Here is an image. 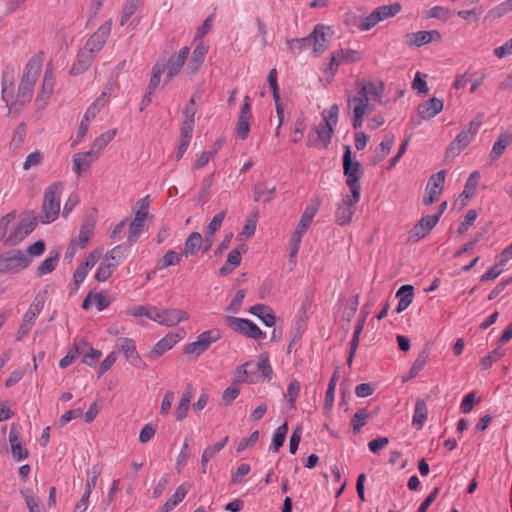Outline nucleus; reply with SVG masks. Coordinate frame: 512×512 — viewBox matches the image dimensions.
<instances>
[{
	"label": "nucleus",
	"instance_id": "nucleus-55",
	"mask_svg": "<svg viewBox=\"0 0 512 512\" xmlns=\"http://www.w3.org/2000/svg\"><path fill=\"white\" fill-rule=\"evenodd\" d=\"M480 173L479 171H473L467 181H466V184H465V188H464V191H463V194L469 198L471 196H473L477 186H478V183H479V180H480Z\"/></svg>",
	"mask_w": 512,
	"mask_h": 512
},
{
	"label": "nucleus",
	"instance_id": "nucleus-19",
	"mask_svg": "<svg viewBox=\"0 0 512 512\" xmlns=\"http://www.w3.org/2000/svg\"><path fill=\"white\" fill-rule=\"evenodd\" d=\"M184 336L185 331L183 329L167 333L154 345L151 351V357L158 358L162 356L165 352L172 349L180 340H182Z\"/></svg>",
	"mask_w": 512,
	"mask_h": 512
},
{
	"label": "nucleus",
	"instance_id": "nucleus-6",
	"mask_svg": "<svg viewBox=\"0 0 512 512\" xmlns=\"http://www.w3.org/2000/svg\"><path fill=\"white\" fill-rule=\"evenodd\" d=\"M124 258L125 255L120 245L112 248L105 254L103 261L97 267L95 272V279L99 282H105L124 260Z\"/></svg>",
	"mask_w": 512,
	"mask_h": 512
},
{
	"label": "nucleus",
	"instance_id": "nucleus-33",
	"mask_svg": "<svg viewBox=\"0 0 512 512\" xmlns=\"http://www.w3.org/2000/svg\"><path fill=\"white\" fill-rule=\"evenodd\" d=\"M512 143V134L502 133L494 142L489 157L492 161L498 160L505 152L507 147Z\"/></svg>",
	"mask_w": 512,
	"mask_h": 512
},
{
	"label": "nucleus",
	"instance_id": "nucleus-14",
	"mask_svg": "<svg viewBox=\"0 0 512 512\" xmlns=\"http://www.w3.org/2000/svg\"><path fill=\"white\" fill-rule=\"evenodd\" d=\"M331 30L325 25L318 24L310 33L312 42V53L315 57L320 56L329 46Z\"/></svg>",
	"mask_w": 512,
	"mask_h": 512
},
{
	"label": "nucleus",
	"instance_id": "nucleus-44",
	"mask_svg": "<svg viewBox=\"0 0 512 512\" xmlns=\"http://www.w3.org/2000/svg\"><path fill=\"white\" fill-rule=\"evenodd\" d=\"M338 114H339V106L337 104L331 105L328 109H325L322 112V122L324 124L334 130L338 123Z\"/></svg>",
	"mask_w": 512,
	"mask_h": 512
},
{
	"label": "nucleus",
	"instance_id": "nucleus-34",
	"mask_svg": "<svg viewBox=\"0 0 512 512\" xmlns=\"http://www.w3.org/2000/svg\"><path fill=\"white\" fill-rule=\"evenodd\" d=\"M203 237L199 232H192L185 240L183 255L186 257L196 255L202 250Z\"/></svg>",
	"mask_w": 512,
	"mask_h": 512
},
{
	"label": "nucleus",
	"instance_id": "nucleus-45",
	"mask_svg": "<svg viewBox=\"0 0 512 512\" xmlns=\"http://www.w3.org/2000/svg\"><path fill=\"white\" fill-rule=\"evenodd\" d=\"M288 432L287 423H283L279 427L276 428L273 434L272 444L270 446V450L273 452H278L280 447L283 445L286 435Z\"/></svg>",
	"mask_w": 512,
	"mask_h": 512
},
{
	"label": "nucleus",
	"instance_id": "nucleus-9",
	"mask_svg": "<svg viewBox=\"0 0 512 512\" xmlns=\"http://www.w3.org/2000/svg\"><path fill=\"white\" fill-rule=\"evenodd\" d=\"M225 322L233 332L247 338L255 340L265 338V333H263L261 329L249 319L227 316L225 318Z\"/></svg>",
	"mask_w": 512,
	"mask_h": 512
},
{
	"label": "nucleus",
	"instance_id": "nucleus-41",
	"mask_svg": "<svg viewBox=\"0 0 512 512\" xmlns=\"http://www.w3.org/2000/svg\"><path fill=\"white\" fill-rule=\"evenodd\" d=\"M94 225L92 223H84L79 231V235L76 240L72 241L70 248H74V246H78L80 248H84L90 239L93 236Z\"/></svg>",
	"mask_w": 512,
	"mask_h": 512
},
{
	"label": "nucleus",
	"instance_id": "nucleus-39",
	"mask_svg": "<svg viewBox=\"0 0 512 512\" xmlns=\"http://www.w3.org/2000/svg\"><path fill=\"white\" fill-rule=\"evenodd\" d=\"M445 183V171L441 170L435 174H433L427 183L426 194H432L438 197Z\"/></svg>",
	"mask_w": 512,
	"mask_h": 512
},
{
	"label": "nucleus",
	"instance_id": "nucleus-36",
	"mask_svg": "<svg viewBox=\"0 0 512 512\" xmlns=\"http://www.w3.org/2000/svg\"><path fill=\"white\" fill-rule=\"evenodd\" d=\"M249 312L262 320V322L272 327L275 324V315L272 309L264 304H256L249 309Z\"/></svg>",
	"mask_w": 512,
	"mask_h": 512
},
{
	"label": "nucleus",
	"instance_id": "nucleus-58",
	"mask_svg": "<svg viewBox=\"0 0 512 512\" xmlns=\"http://www.w3.org/2000/svg\"><path fill=\"white\" fill-rule=\"evenodd\" d=\"M144 229V221L133 219L129 226L128 241L136 242Z\"/></svg>",
	"mask_w": 512,
	"mask_h": 512
},
{
	"label": "nucleus",
	"instance_id": "nucleus-30",
	"mask_svg": "<svg viewBox=\"0 0 512 512\" xmlns=\"http://www.w3.org/2000/svg\"><path fill=\"white\" fill-rule=\"evenodd\" d=\"M408 37L409 45L421 47L425 44L431 43L432 41H439L441 39V34L437 30H430L412 33Z\"/></svg>",
	"mask_w": 512,
	"mask_h": 512
},
{
	"label": "nucleus",
	"instance_id": "nucleus-49",
	"mask_svg": "<svg viewBox=\"0 0 512 512\" xmlns=\"http://www.w3.org/2000/svg\"><path fill=\"white\" fill-rule=\"evenodd\" d=\"M368 419L369 413L365 408L357 410L351 420L353 432L359 433L361 428L367 423Z\"/></svg>",
	"mask_w": 512,
	"mask_h": 512
},
{
	"label": "nucleus",
	"instance_id": "nucleus-5",
	"mask_svg": "<svg viewBox=\"0 0 512 512\" xmlns=\"http://www.w3.org/2000/svg\"><path fill=\"white\" fill-rule=\"evenodd\" d=\"M343 172L350 193L354 194V198H357V193H361L359 179L362 175V167L358 161H352L349 146H346L343 154Z\"/></svg>",
	"mask_w": 512,
	"mask_h": 512
},
{
	"label": "nucleus",
	"instance_id": "nucleus-12",
	"mask_svg": "<svg viewBox=\"0 0 512 512\" xmlns=\"http://www.w3.org/2000/svg\"><path fill=\"white\" fill-rule=\"evenodd\" d=\"M190 315L185 310L179 308H158L156 307L154 322L166 327L176 326L187 321Z\"/></svg>",
	"mask_w": 512,
	"mask_h": 512
},
{
	"label": "nucleus",
	"instance_id": "nucleus-42",
	"mask_svg": "<svg viewBox=\"0 0 512 512\" xmlns=\"http://www.w3.org/2000/svg\"><path fill=\"white\" fill-rule=\"evenodd\" d=\"M155 312H156V306H153V305H137V306L128 308L126 311L127 315H130L133 317L145 316L152 321H154Z\"/></svg>",
	"mask_w": 512,
	"mask_h": 512
},
{
	"label": "nucleus",
	"instance_id": "nucleus-24",
	"mask_svg": "<svg viewBox=\"0 0 512 512\" xmlns=\"http://www.w3.org/2000/svg\"><path fill=\"white\" fill-rule=\"evenodd\" d=\"M444 108L442 99L433 97L429 100L422 102L418 106V114L423 120H430L437 116Z\"/></svg>",
	"mask_w": 512,
	"mask_h": 512
},
{
	"label": "nucleus",
	"instance_id": "nucleus-4",
	"mask_svg": "<svg viewBox=\"0 0 512 512\" xmlns=\"http://www.w3.org/2000/svg\"><path fill=\"white\" fill-rule=\"evenodd\" d=\"M63 187L62 182H55L46 189L42 205V223H51L58 217L60 212V196Z\"/></svg>",
	"mask_w": 512,
	"mask_h": 512
},
{
	"label": "nucleus",
	"instance_id": "nucleus-62",
	"mask_svg": "<svg viewBox=\"0 0 512 512\" xmlns=\"http://www.w3.org/2000/svg\"><path fill=\"white\" fill-rule=\"evenodd\" d=\"M338 51L343 63H354L362 59V54L359 51L352 49H339Z\"/></svg>",
	"mask_w": 512,
	"mask_h": 512
},
{
	"label": "nucleus",
	"instance_id": "nucleus-16",
	"mask_svg": "<svg viewBox=\"0 0 512 512\" xmlns=\"http://www.w3.org/2000/svg\"><path fill=\"white\" fill-rule=\"evenodd\" d=\"M35 228V222L32 219L24 218L20 220L10 230L7 229L5 242L9 245H15L25 239Z\"/></svg>",
	"mask_w": 512,
	"mask_h": 512
},
{
	"label": "nucleus",
	"instance_id": "nucleus-21",
	"mask_svg": "<svg viewBox=\"0 0 512 512\" xmlns=\"http://www.w3.org/2000/svg\"><path fill=\"white\" fill-rule=\"evenodd\" d=\"M43 309V304L40 301H33L27 312L24 314L22 323L18 330L17 340H20L23 336L27 335L32 329L34 322L38 315L41 313Z\"/></svg>",
	"mask_w": 512,
	"mask_h": 512
},
{
	"label": "nucleus",
	"instance_id": "nucleus-38",
	"mask_svg": "<svg viewBox=\"0 0 512 512\" xmlns=\"http://www.w3.org/2000/svg\"><path fill=\"white\" fill-rule=\"evenodd\" d=\"M428 409L423 399H417L415 402L414 414L412 418V426L417 430L423 428V425L427 419Z\"/></svg>",
	"mask_w": 512,
	"mask_h": 512
},
{
	"label": "nucleus",
	"instance_id": "nucleus-57",
	"mask_svg": "<svg viewBox=\"0 0 512 512\" xmlns=\"http://www.w3.org/2000/svg\"><path fill=\"white\" fill-rule=\"evenodd\" d=\"M228 440V436H225L222 440L218 441L217 443L207 446L203 450L201 456L205 457V459L207 458L211 460L217 453H219L225 447Z\"/></svg>",
	"mask_w": 512,
	"mask_h": 512
},
{
	"label": "nucleus",
	"instance_id": "nucleus-53",
	"mask_svg": "<svg viewBox=\"0 0 512 512\" xmlns=\"http://www.w3.org/2000/svg\"><path fill=\"white\" fill-rule=\"evenodd\" d=\"M191 489V484L184 482L179 485L175 491V493L167 499L174 507H176L180 502L183 501L189 490Z\"/></svg>",
	"mask_w": 512,
	"mask_h": 512
},
{
	"label": "nucleus",
	"instance_id": "nucleus-63",
	"mask_svg": "<svg viewBox=\"0 0 512 512\" xmlns=\"http://www.w3.org/2000/svg\"><path fill=\"white\" fill-rule=\"evenodd\" d=\"M245 298V291L238 290L231 300L230 304L227 306V311L233 314H236L240 311L243 300Z\"/></svg>",
	"mask_w": 512,
	"mask_h": 512
},
{
	"label": "nucleus",
	"instance_id": "nucleus-52",
	"mask_svg": "<svg viewBox=\"0 0 512 512\" xmlns=\"http://www.w3.org/2000/svg\"><path fill=\"white\" fill-rule=\"evenodd\" d=\"M395 142V137L393 134L387 135L382 142L380 143L376 156L378 157V160H383L389 153L391 148L393 147Z\"/></svg>",
	"mask_w": 512,
	"mask_h": 512
},
{
	"label": "nucleus",
	"instance_id": "nucleus-32",
	"mask_svg": "<svg viewBox=\"0 0 512 512\" xmlns=\"http://www.w3.org/2000/svg\"><path fill=\"white\" fill-rule=\"evenodd\" d=\"M93 159L95 158L93 157V152L91 150L84 153H76L73 156L72 170L80 176L90 168Z\"/></svg>",
	"mask_w": 512,
	"mask_h": 512
},
{
	"label": "nucleus",
	"instance_id": "nucleus-54",
	"mask_svg": "<svg viewBox=\"0 0 512 512\" xmlns=\"http://www.w3.org/2000/svg\"><path fill=\"white\" fill-rule=\"evenodd\" d=\"M150 206L149 196L140 199L136 204V210L134 212V219L144 221L148 215Z\"/></svg>",
	"mask_w": 512,
	"mask_h": 512
},
{
	"label": "nucleus",
	"instance_id": "nucleus-46",
	"mask_svg": "<svg viewBox=\"0 0 512 512\" xmlns=\"http://www.w3.org/2000/svg\"><path fill=\"white\" fill-rule=\"evenodd\" d=\"M165 72V67L163 66V61H157L152 69V75L150 77V81L148 84L149 94L154 92L160 83V77Z\"/></svg>",
	"mask_w": 512,
	"mask_h": 512
},
{
	"label": "nucleus",
	"instance_id": "nucleus-29",
	"mask_svg": "<svg viewBox=\"0 0 512 512\" xmlns=\"http://www.w3.org/2000/svg\"><path fill=\"white\" fill-rule=\"evenodd\" d=\"M118 345L123 351L127 361L135 367H140L142 361L136 350L134 341L130 338H120L118 339Z\"/></svg>",
	"mask_w": 512,
	"mask_h": 512
},
{
	"label": "nucleus",
	"instance_id": "nucleus-40",
	"mask_svg": "<svg viewBox=\"0 0 512 512\" xmlns=\"http://www.w3.org/2000/svg\"><path fill=\"white\" fill-rule=\"evenodd\" d=\"M20 493L25 500L29 512H46L44 504L30 489H21Z\"/></svg>",
	"mask_w": 512,
	"mask_h": 512
},
{
	"label": "nucleus",
	"instance_id": "nucleus-27",
	"mask_svg": "<svg viewBox=\"0 0 512 512\" xmlns=\"http://www.w3.org/2000/svg\"><path fill=\"white\" fill-rule=\"evenodd\" d=\"M192 398L193 388L191 385H187L174 411L176 421H182L187 417Z\"/></svg>",
	"mask_w": 512,
	"mask_h": 512
},
{
	"label": "nucleus",
	"instance_id": "nucleus-47",
	"mask_svg": "<svg viewBox=\"0 0 512 512\" xmlns=\"http://www.w3.org/2000/svg\"><path fill=\"white\" fill-rule=\"evenodd\" d=\"M101 467L96 464L93 465L90 469L87 471V481L85 486V494L91 495L92 490L95 488L97 480L99 476L101 475Z\"/></svg>",
	"mask_w": 512,
	"mask_h": 512
},
{
	"label": "nucleus",
	"instance_id": "nucleus-22",
	"mask_svg": "<svg viewBox=\"0 0 512 512\" xmlns=\"http://www.w3.org/2000/svg\"><path fill=\"white\" fill-rule=\"evenodd\" d=\"M333 133L332 128L320 123L315 129V133L309 134L307 145L325 149L328 147Z\"/></svg>",
	"mask_w": 512,
	"mask_h": 512
},
{
	"label": "nucleus",
	"instance_id": "nucleus-60",
	"mask_svg": "<svg viewBox=\"0 0 512 512\" xmlns=\"http://www.w3.org/2000/svg\"><path fill=\"white\" fill-rule=\"evenodd\" d=\"M175 396L174 392L172 390H167L162 398L161 404H160V415L167 416L170 413L172 404L174 402Z\"/></svg>",
	"mask_w": 512,
	"mask_h": 512
},
{
	"label": "nucleus",
	"instance_id": "nucleus-25",
	"mask_svg": "<svg viewBox=\"0 0 512 512\" xmlns=\"http://www.w3.org/2000/svg\"><path fill=\"white\" fill-rule=\"evenodd\" d=\"M88 348V342L82 338H76L72 347L68 350L66 355L59 361V366L62 369L70 366L82 353Z\"/></svg>",
	"mask_w": 512,
	"mask_h": 512
},
{
	"label": "nucleus",
	"instance_id": "nucleus-2",
	"mask_svg": "<svg viewBox=\"0 0 512 512\" xmlns=\"http://www.w3.org/2000/svg\"><path fill=\"white\" fill-rule=\"evenodd\" d=\"M384 89L382 81H356L355 92L350 94L347 100L354 129L362 127L365 116L370 114L377 105H383Z\"/></svg>",
	"mask_w": 512,
	"mask_h": 512
},
{
	"label": "nucleus",
	"instance_id": "nucleus-28",
	"mask_svg": "<svg viewBox=\"0 0 512 512\" xmlns=\"http://www.w3.org/2000/svg\"><path fill=\"white\" fill-rule=\"evenodd\" d=\"M196 45L193 49V52H192V55L188 61V69L191 71V72H197L203 62H204V59H205V56L208 52V46L203 42V41H199V42H195Z\"/></svg>",
	"mask_w": 512,
	"mask_h": 512
},
{
	"label": "nucleus",
	"instance_id": "nucleus-13",
	"mask_svg": "<svg viewBox=\"0 0 512 512\" xmlns=\"http://www.w3.org/2000/svg\"><path fill=\"white\" fill-rule=\"evenodd\" d=\"M190 49L187 46L182 47L176 55L170 56L167 60L160 59L159 61H163V66L165 67V81H171L175 76H177L182 67L184 66L187 57L189 55Z\"/></svg>",
	"mask_w": 512,
	"mask_h": 512
},
{
	"label": "nucleus",
	"instance_id": "nucleus-3",
	"mask_svg": "<svg viewBox=\"0 0 512 512\" xmlns=\"http://www.w3.org/2000/svg\"><path fill=\"white\" fill-rule=\"evenodd\" d=\"M401 11V5L394 2L389 5L376 7L367 16H358L354 13L345 15V22L349 26L356 27L361 32H366L374 28L377 24L397 15Z\"/></svg>",
	"mask_w": 512,
	"mask_h": 512
},
{
	"label": "nucleus",
	"instance_id": "nucleus-26",
	"mask_svg": "<svg viewBox=\"0 0 512 512\" xmlns=\"http://www.w3.org/2000/svg\"><path fill=\"white\" fill-rule=\"evenodd\" d=\"M9 442L11 446L12 456L15 460L21 461L27 458L28 451L23 446L21 434L14 425L10 429Z\"/></svg>",
	"mask_w": 512,
	"mask_h": 512
},
{
	"label": "nucleus",
	"instance_id": "nucleus-23",
	"mask_svg": "<svg viewBox=\"0 0 512 512\" xmlns=\"http://www.w3.org/2000/svg\"><path fill=\"white\" fill-rule=\"evenodd\" d=\"M55 85V77H54V68L51 64H49L44 73V77L42 80L41 90L37 96V100L42 102L43 105H46L48 100L53 94Z\"/></svg>",
	"mask_w": 512,
	"mask_h": 512
},
{
	"label": "nucleus",
	"instance_id": "nucleus-1",
	"mask_svg": "<svg viewBox=\"0 0 512 512\" xmlns=\"http://www.w3.org/2000/svg\"><path fill=\"white\" fill-rule=\"evenodd\" d=\"M43 53L33 56L25 66L21 81L18 86L16 99L14 101V76L11 70L5 69L2 72V100L12 111L14 104L25 105L29 103L34 94V86L38 79L43 65Z\"/></svg>",
	"mask_w": 512,
	"mask_h": 512
},
{
	"label": "nucleus",
	"instance_id": "nucleus-31",
	"mask_svg": "<svg viewBox=\"0 0 512 512\" xmlns=\"http://www.w3.org/2000/svg\"><path fill=\"white\" fill-rule=\"evenodd\" d=\"M94 59L95 56L93 54L82 48L77 55L76 61L70 69V74L73 76L82 74L91 66Z\"/></svg>",
	"mask_w": 512,
	"mask_h": 512
},
{
	"label": "nucleus",
	"instance_id": "nucleus-51",
	"mask_svg": "<svg viewBox=\"0 0 512 512\" xmlns=\"http://www.w3.org/2000/svg\"><path fill=\"white\" fill-rule=\"evenodd\" d=\"M141 0H126L125 5L123 7L121 22L120 24L123 26L130 19V17L137 11L140 7Z\"/></svg>",
	"mask_w": 512,
	"mask_h": 512
},
{
	"label": "nucleus",
	"instance_id": "nucleus-59",
	"mask_svg": "<svg viewBox=\"0 0 512 512\" xmlns=\"http://www.w3.org/2000/svg\"><path fill=\"white\" fill-rule=\"evenodd\" d=\"M300 389L301 385L297 380H292L287 387V392L285 396L291 408H295V401L298 397Z\"/></svg>",
	"mask_w": 512,
	"mask_h": 512
},
{
	"label": "nucleus",
	"instance_id": "nucleus-48",
	"mask_svg": "<svg viewBox=\"0 0 512 512\" xmlns=\"http://www.w3.org/2000/svg\"><path fill=\"white\" fill-rule=\"evenodd\" d=\"M108 103L104 99V96H98L92 104L87 108L85 112V120L91 121L95 118V116L105 107V105Z\"/></svg>",
	"mask_w": 512,
	"mask_h": 512
},
{
	"label": "nucleus",
	"instance_id": "nucleus-11",
	"mask_svg": "<svg viewBox=\"0 0 512 512\" xmlns=\"http://www.w3.org/2000/svg\"><path fill=\"white\" fill-rule=\"evenodd\" d=\"M361 193H357V198L354 194L345 195L337 204L335 211V221L340 226L349 224L355 213V206L360 200Z\"/></svg>",
	"mask_w": 512,
	"mask_h": 512
},
{
	"label": "nucleus",
	"instance_id": "nucleus-10",
	"mask_svg": "<svg viewBox=\"0 0 512 512\" xmlns=\"http://www.w3.org/2000/svg\"><path fill=\"white\" fill-rule=\"evenodd\" d=\"M221 338V332L219 329H210L200 333L194 342L186 345L185 353L194 355L196 357L204 353L211 344L215 343Z\"/></svg>",
	"mask_w": 512,
	"mask_h": 512
},
{
	"label": "nucleus",
	"instance_id": "nucleus-18",
	"mask_svg": "<svg viewBox=\"0 0 512 512\" xmlns=\"http://www.w3.org/2000/svg\"><path fill=\"white\" fill-rule=\"evenodd\" d=\"M251 116L250 98L249 96H245L235 128L236 136L241 140H245L249 136Z\"/></svg>",
	"mask_w": 512,
	"mask_h": 512
},
{
	"label": "nucleus",
	"instance_id": "nucleus-37",
	"mask_svg": "<svg viewBox=\"0 0 512 512\" xmlns=\"http://www.w3.org/2000/svg\"><path fill=\"white\" fill-rule=\"evenodd\" d=\"M117 133L116 129H110L103 132L100 136H98L91 147V151L93 152V157L98 158L100 152L105 149V147L113 140Z\"/></svg>",
	"mask_w": 512,
	"mask_h": 512
},
{
	"label": "nucleus",
	"instance_id": "nucleus-20",
	"mask_svg": "<svg viewBox=\"0 0 512 512\" xmlns=\"http://www.w3.org/2000/svg\"><path fill=\"white\" fill-rule=\"evenodd\" d=\"M320 206L321 200L319 198L310 200L301 215L300 221L296 226L294 233L304 236L310 224L312 223L313 218L318 213Z\"/></svg>",
	"mask_w": 512,
	"mask_h": 512
},
{
	"label": "nucleus",
	"instance_id": "nucleus-43",
	"mask_svg": "<svg viewBox=\"0 0 512 512\" xmlns=\"http://www.w3.org/2000/svg\"><path fill=\"white\" fill-rule=\"evenodd\" d=\"M341 64H343V61L341 60V56L339 55V51L337 50L332 53L328 63L323 65L322 71L324 75L328 76L329 78H332L337 73L338 68Z\"/></svg>",
	"mask_w": 512,
	"mask_h": 512
},
{
	"label": "nucleus",
	"instance_id": "nucleus-15",
	"mask_svg": "<svg viewBox=\"0 0 512 512\" xmlns=\"http://www.w3.org/2000/svg\"><path fill=\"white\" fill-rule=\"evenodd\" d=\"M111 26V21H106L102 24L98 30L90 36L83 49L96 57L107 41L111 31Z\"/></svg>",
	"mask_w": 512,
	"mask_h": 512
},
{
	"label": "nucleus",
	"instance_id": "nucleus-17",
	"mask_svg": "<svg viewBox=\"0 0 512 512\" xmlns=\"http://www.w3.org/2000/svg\"><path fill=\"white\" fill-rule=\"evenodd\" d=\"M438 221L439 214L422 217L421 220L409 232L408 241L415 243L423 239L436 226Z\"/></svg>",
	"mask_w": 512,
	"mask_h": 512
},
{
	"label": "nucleus",
	"instance_id": "nucleus-50",
	"mask_svg": "<svg viewBox=\"0 0 512 512\" xmlns=\"http://www.w3.org/2000/svg\"><path fill=\"white\" fill-rule=\"evenodd\" d=\"M505 355V350L501 348H496L491 351L488 355L483 357L480 362L481 369L487 370L492 367V365L501 359Z\"/></svg>",
	"mask_w": 512,
	"mask_h": 512
},
{
	"label": "nucleus",
	"instance_id": "nucleus-35",
	"mask_svg": "<svg viewBox=\"0 0 512 512\" xmlns=\"http://www.w3.org/2000/svg\"><path fill=\"white\" fill-rule=\"evenodd\" d=\"M414 288L412 285H403L399 288L396 293V297L399 298L396 307V312L401 313L406 310L413 301Z\"/></svg>",
	"mask_w": 512,
	"mask_h": 512
},
{
	"label": "nucleus",
	"instance_id": "nucleus-8",
	"mask_svg": "<svg viewBox=\"0 0 512 512\" xmlns=\"http://www.w3.org/2000/svg\"><path fill=\"white\" fill-rule=\"evenodd\" d=\"M29 264L30 259L22 250H10L0 255V273H16Z\"/></svg>",
	"mask_w": 512,
	"mask_h": 512
},
{
	"label": "nucleus",
	"instance_id": "nucleus-61",
	"mask_svg": "<svg viewBox=\"0 0 512 512\" xmlns=\"http://www.w3.org/2000/svg\"><path fill=\"white\" fill-rule=\"evenodd\" d=\"M226 212L220 211L214 217L211 219V221L208 223L206 232L210 234H216V232L221 228V225L225 219Z\"/></svg>",
	"mask_w": 512,
	"mask_h": 512
},
{
	"label": "nucleus",
	"instance_id": "nucleus-7",
	"mask_svg": "<svg viewBox=\"0 0 512 512\" xmlns=\"http://www.w3.org/2000/svg\"><path fill=\"white\" fill-rule=\"evenodd\" d=\"M482 125L481 116L471 120L468 126L463 129L448 147V153L455 156L463 151L475 138L480 126Z\"/></svg>",
	"mask_w": 512,
	"mask_h": 512
},
{
	"label": "nucleus",
	"instance_id": "nucleus-64",
	"mask_svg": "<svg viewBox=\"0 0 512 512\" xmlns=\"http://www.w3.org/2000/svg\"><path fill=\"white\" fill-rule=\"evenodd\" d=\"M83 359L82 362L88 366H93L95 362L101 357V351L94 349L88 343V348L84 353H82Z\"/></svg>",
	"mask_w": 512,
	"mask_h": 512
},
{
	"label": "nucleus",
	"instance_id": "nucleus-56",
	"mask_svg": "<svg viewBox=\"0 0 512 512\" xmlns=\"http://www.w3.org/2000/svg\"><path fill=\"white\" fill-rule=\"evenodd\" d=\"M59 255L50 256L46 258L42 264L38 267L37 274L43 276L51 273L57 266Z\"/></svg>",
	"mask_w": 512,
	"mask_h": 512
}]
</instances>
